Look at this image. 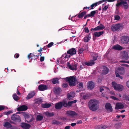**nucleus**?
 <instances>
[{
	"label": "nucleus",
	"instance_id": "0e129e2a",
	"mask_svg": "<svg viewBox=\"0 0 129 129\" xmlns=\"http://www.w3.org/2000/svg\"><path fill=\"white\" fill-rule=\"evenodd\" d=\"M12 112L11 111H9L7 112H5V114L8 115L10 114V113H11Z\"/></svg>",
	"mask_w": 129,
	"mask_h": 129
},
{
	"label": "nucleus",
	"instance_id": "69168bd1",
	"mask_svg": "<svg viewBox=\"0 0 129 129\" xmlns=\"http://www.w3.org/2000/svg\"><path fill=\"white\" fill-rule=\"evenodd\" d=\"M102 124L98 125L97 126V127H96V128L99 129H102Z\"/></svg>",
	"mask_w": 129,
	"mask_h": 129
},
{
	"label": "nucleus",
	"instance_id": "79ce46f5",
	"mask_svg": "<svg viewBox=\"0 0 129 129\" xmlns=\"http://www.w3.org/2000/svg\"><path fill=\"white\" fill-rule=\"evenodd\" d=\"M124 3L123 4L124 8L125 9H127L128 7V6L127 4V2L126 1H124Z\"/></svg>",
	"mask_w": 129,
	"mask_h": 129
},
{
	"label": "nucleus",
	"instance_id": "c9c22d12",
	"mask_svg": "<svg viewBox=\"0 0 129 129\" xmlns=\"http://www.w3.org/2000/svg\"><path fill=\"white\" fill-rule=\"evenodd\" d=\"M43 118V117L40 115H37V116L36 119L37 121H40L42 120Z\"/></svg>",
	"mask_w": 129,
	"mask_h": 129
},
{
	"label": "nucleus",
	"instance_id": "13d9d810",
	"mask_svg": "<svg viewBox=\"0 0 129 129\" xmlns=\"http://www.w3.org/2000/svg\"><path fill=\"white\" fill-rule=\"evenodd\" d=\"M19 56V54L18 53H16L14 56V57L15 58H18Z\"/></svg>",
	"mask_w": 129,
	"mask_h": 129
},
{
	"label": "nucleus",
	"instance_id": "4be33fe9",
	"mask_svg": "<svg viewBox=\"0 0 129 129\" xmlns=\"http://www.w3.org/2000/svg\"><path fill=\"white\" fill-rule=\"evenodd\" d=\"M95 63V62L91 60L89 61L85 62L84 64L86 65L87 66H92L94 65Z\"/></svg>",
	"mask_w": 129,
	"mask_h": 129
},
{
	"label": "nucleus",
	"instance_id": "cd10ccee",
	"mask_svg": "<svg viewBox=\"0 0 129 129\" xmlns=\"http://www.w3.org/2000/svg\"><path fill=\"white\" fill-rule=\"evenodd\" d=\"M67 113L68 115L73 116L76 115L77 114L75 112L72 111H68L67 112Z\"/></svg>",
	"mask_w": 129,
	"mask_h": 129
},
{
	"label": "nucleus",
	"instance_id": "3c124183",
	"mask_svg": "<svg viewBox=\"0 0 129 129\" xmlns=\"http://www.w3.org/2000/svg\"><path fill=\"white\" fill-rule=\"evenodd\" d=\"M108 6H109V5L105 6L104 8H102V11H105L108 8Z\"/></svg>",
	"mask_w": 129,
	"mask_h": 129
},
{
	"label": "nucleus",
	"instance_id": "8fccbe9b",
	"mask_svg": "<svg viewBox=\"0 0 129 129\" xmlns=\"http://www.w3.org/2000/svg\"><path fill=\"white\" fill-rule=\"evenodd\" d=\"M54 43L51 42L49 43L47 46L48 48H50L53 45Z\"/></svg>",
	"mask_w": 129,
	"mask_h": 129
},
{
	"label": "nucleus",
	"instance_id": "5fc2aeb1",
	"mask_svg": "<svg viewBox=\"0 0 129 129\" xmlns=\"http://www.w3.org/2000/svg\"><path fill=\"white\" fill-rule=\"evenodd\" d=\"M5 108V107L3 105H0V111L4 110Z\"/></svg>",
	"mask_w": 129,
	"mask_h": 129
},
{
	"label": "nucleus",
	"instance_id": "de8ad7c7",
	"mask_svg": "<svg viewBox=\"0 0 129 129\" xmlns=\"http://www.w3.org/2000/svg\"><path fill=\"white\" fill-rule=\"evenodd\" d=\"M23 115L24 116L25 118L27 119H28L30 117L29 115L25 113H23Z\"/></svg>",
	"mask_w": 129,
	"mask_h": 129
},
{
	"label": "nucleus",
	"instance_id": "72a5a7b5",
	"mask_svg": "<svg viewBox=\"0 0 129 129\" xmlns=\"http://www.w3.org/2000/svg\"><path fill=\"white\" fill-rule=\"evenodd\" d=\"M122 98L123 100L129 101V96L128 95L124 94L122 96Z\"/></svg>",
	"mask_w": 129,
	"mask_h": 129
},
{
	"label": "nucleus",
	"instance_id": "dca6fc26",
	"mask_svg": "<svg viewBox=\"0 0 129 129\" xmlns=\"http://www.w3.org/2000/svg\"><path fill=\"white\" fill-rule=\"evenodd\" d=\"M90 33H89L87 35L84 36V41L85 43L88 42L91 39Z\"/></svg>",
	"mask_w": 129,
	"mask_h": 129
},
{
	"label": "nucleus",
	"instance_id": "a211bd4d",
	"mask_svg": "<svg viewBox=\"0 0 129 129\" xmlns=\"http://www.w3.org/2000/svg\"><path fill=\"white\" fill-rule=\"evenodd\" d=\"M47 86L44 84H41L38 87V89L40 91H43L46 90L47 89Z\"/></svg>",
	"mask_w": 129,
	"mask_h": 129
},
{
	"label": "nucleus",
	"instance_id": "2f4dec72",
	"mask_svg": "<svg viewBox=\"0 0 129 129\" xmlns=\"http://www.w3.org/2000/svg\"><path fill=\"white\" fill-rule=\"evenodd\" d=\"M103 73L104 74H106L109 72V69L106 66L103 67Z\"/></svg>",
	"mask_w": 129,
	"mask_h": 129
},
{
	"label": "nucleus",
	"instance_id": "b1692460",
	"mask_svg": "<svg viewBox=\"0 0 129 129\" xmlns=\"http://www.w3.org/2000/svg\"><path fill=\"white\" fill-rule=\"evenodd\" d=\"M53 91L55 94L58 95L61 92V90L60 88L59 87H55L53 89Z\"/></svg>",
	"mask_w": 129,
	"mask_h": 129
},
{
	"label": "nucleus",
	"instance_id": "774afa93",
	"mask_svg": "<svg viewBox=\"0 0 129 129\" xmlns=\"http://www.w3.org/2000/svg\"><path fill=\"white\" fill-rule=\"evenodd\" d=\"M121 66H124L126 67H129V66L125 64H121Z\"/></svg>",
	"mask_w": 129,
	"mask_h": 129
},
{
	"label": "nucleus",
	"instance_id": "f3484780",
	"mask_svg": "<svg viewBox=\"0 0 129 129\" xmlns=\"http://www.w3.org/2000/svg\"><path fill=\"white\" fill-rule=\"evenodd\" d=\"M94 83L92 81H90L87 82V87L90 89H92L94 87Z\"/></svg>",
	"mask_w": 129,
	"mask_h": 129
},
{
	"label": "nucleus",
	"instance_id": "e433bc0d",
	"mask_svg": "<svg viewBox=\"0 0 129 129\" xmlns=\"http://www.w3.org/2000/svg\"><path fill=\"white\" fill-rule=\"evenodd\" d=\"M52 124H55L62 125L63 123L62 122L60 121H58L56 120H54L53 121Z\"/></svg>",
	"mask_w": 129,
	"mask_h": 129
},
{
	"label": "nucleus",
	"instance_id": "39448f33",
	"mask_svg": "<svg viewBox=\"0 0 129 129\" xmlns=\"http://www.w3.org/2000/svg\"><path fill=\"white\" fill-rule=\"evenodd\" d=\"M11 119L12 120L16 122H20L21 121L20 116L17 114V113L14 114L12 115Z\"/></svg>",
	"mask_w": 129,
	"mask_h": 129
},
{
	"label": "nucleus",
	"instance_id": "bb28decb",
	"mask_svg": "<svg viewBox=\"0 0 129 129\" xmlns=\"http://www.w3.org/2000/svg\"><path fill=\"white\" fill-rule=\"evenodd\" d=\"M124 107V106L121 103H117L116 104L115 109L117 110L123 109Z\"/></svg>",
	"mask_w": 129,
	"mask_h": 129
},
{
	"label": "nucleus",
	"instance_id": "9b49d317",
	"mask_svg": "<svg viewBox=\"0 0 129 129\" xmlns=\"http://www.w3.org/2000/svg\"><path fill=\"white\" fill-rule=\"evenodd\" d=\"M39 56V54H38V55H34V53H30L28 55L27 57L28 59L30 58L31 59V60H36L38 57Z\"/></svg>",
	"mask_w": 129,
	"mask_h": 129
},
{
	"label": "nucleus",
	"instance_id": "052dcab7",
	"mask_svg": "<svg viewBox=\"0 0 129 129\" xmlns=\"http://www.w3.org/2000/svg\"><path fill=\"white\" fill-rule=\"evenodd\" d=\"M108 126L107 125H104L102 124V129H105L107 128Z\"/></svg>",
	"mask_w": 129,
	"mask_h": 129
},
{
	"label": "nucleus",
	"instance_id": "7ed1b4c3",
	"mask_svg": "<svg viewBox=\"0 0 129 129\" xmlns=\"http://www.w3.org/2000/svg\"><path fill=\"white\" fill-rule=\"evenodd\" d=\"M77 102V101L76 100H75L71 101H69L68 102H67L66 101L63 100L61 102V103L62 104V107L63 106L66 108H70L72 106L73 104Z\"/></svg>",
	"mask_w": 129,
	"mask_h": 129
},
{
	"label": "nucleus",
	"instance_id": "338daca9",
	"mask_svg": "<svg viewBox=\"0 0 129 129\" xmlns=\"http://www.w3.org/2000/svg\"><path fill=\"white\" fill-rule=\"evenodd\" d=\"M42 100H40L37 101L36 102V103H37V104L38 103V104H40L42 103Z\"/></svg>",
	"mask_w": 129,
	"mask_h": 129
},
{
	"label": "nucleus",
	"instance_id": "c03bdc74",
	"mask_svg": "<svg viewBox=\"0 0 129 129\" xmlns=\"http://www.w3.org/2000/svg\"><path fill=\"white\" fill-rule=\"evenodd\" d=\"M98 57V54L97 53H95L93 57V60H93V61L96 60L97 59V58Z\"/></svg>",
	"mask_w": 129,
	"mask_h": 129
},
{
	"label": "nucleus",
	"instance_id": "c756f323",
	"mask_svg": "<svg viewBox=\"0 0 129 129\" xmlns=\"http://www.w3.org/2000/svg\"><path fill=\"white\" fill-rule=\"evenodd\" d=\"M86 13L87 12L86 11H83L80 13H79L77 15V17L79 18H82L86 14Z\"/></svg>",
	"mask_w": 129,
	"mask_h": 129
},
{
	"label": "nucleus",
	"instance_id": "864d4df0",
	"mask_svg": "<svg viewBox=\"0 0 129 129\" xmlns=\"http://www.w3.org/2000/svg\"><path fill=\"white\" fill-rule=\"evenodd\" d=\"M84 30L85 33H88L89 32V30L88 28L87 27H85L84 29Z\"/></svg>",
	"mask_w": 129,
	"mask_h": 129
},
{
	"label": "nucleus",
	"instance_id": "ddd939ff",
	"mask_svg": "<svg viewBox=\"0 0 129 129\" xmlns=\"http://www.w3.org/2000/svg\"><path fill=\"white\" fill-rule=\"evenodd\" d=\"M67 54H70V55L73 56L75 55L76 52V50L74 48L69 49L67 51Z\"/></svg>",
	"mask_w": 129,
	"mask_h": 129
},
{
	"label": "nucleus",
	"instance_id": "9d476101",
	"mask_svg": "<svg viewBox=\"0 0 129 129\" xmlns=\"http://www.w3.org/2000/svg\"><path fill=\"white\" fill-rule=\"evenodd\" d=\"M100 25L101 26H98L94 28H91L90 31L93 32L94 31L102 30L105 28V27L103 25L101 24Z\"/></svg>",
	"mask_w": 129,
	"mask_h": 129
},
{
	"label": "nucleus",
	"instance_id": "7c9ffc66",
	"mask_svg": "<svg viewBox=\"0 0 129 129\" xmlns=\"http://www.w3.org/2000/svg\"><path fill=\"white\" fill-rule=\"evenodd\" d=\"M51 105V104L45 103L42 104V107L43 108H48L50 107Z\"/></svg>",
	"mask_w": 129,
	"mask_h": 129
},
{
	"label": "nucleus",
	"instance_id": "ea45409f",
	"mask_svg": "<svg viewBox=\"0 0 129 129\" xmlns=\"http://www.w3.org/2000/svg\"><path fill=\"white\" fill-rule=\"evenodd\" d=\"M13 97L14 100L16 101H17L19 99V97L17 95L16 93L13 94Z\"/></svg>",
	"mask_w": 129,
	"mask_h": 129
},
{
	"label": "nucleus",
	"instance_id": "412c9836",
	"mask_svg": "<svg viewBox=\"0 0 129 129\" xmlns=\"http://www.w3.org/2000/svg\"><path fill=\"white\" fill-rule=\"evenodd\" d=\"M75 93L74 92H71L67 94V98L70 100L72 99L75 96Z\"/></svg>",
	"mask_w": 129,
	"mask_h": 129
},
{
	"label": "nucleus",
	"instance_id": "423d86ee",
	"mask_svg": "<svg viewBox=\"0 0 129 129\" xmlns=\"http://www.w3.org/2000/svg\"><path fill=\"white\" fill-rule=\"evenodd\" d=\"M105 107L108 113L112 112L113 111L111 104L110 103H106L105 105Z\"/></svg>",
	"mask_w": 129,
	"mask_h": 129
},
{
	"label": "nucleus",
	"instance_id": "aec40b11",
	"mask_svg": "<svg viewBox=\"0 0 129 129\" xmlns=\"http://www.w3.org/2000/svg\"><path fill=\"white\" fill-rule=\"evenodd\" d=\"M122 58L125 60H128L129 58L128 53L126 51H124L122 52Z\"/></svg>",
	"mask_w": 129,
	"mask_h": 129
},
{
	"label": "nucleus",
	"instance_id": "6ab92c4d",
	"mask_svg": "<svg viewBox=\"0 0 129 129\" xmlns=\"http://www.w3.org/2000/svg\"><path fill=\"white\" fill-rule=\"evenodd\" d=\"M35 93L34 91H30L26 97L27 100H28L33 98L35 95Z\"/></svg>",
	"mask_w": 129,
	"mask_h": 129
},
{
	"label": "nucleus",
	"instance_id": "6e6552de",
	"mask_svg": "<svg viewBox=\"0 0 129 129\" xmlns=\"http://www.w3.org/2000/svg\"><path fill=\"white\" fill-rule=\"evenodd\" d=\"M122 27L121 24H117L115 25H112L111 27V29L113 31H115Z\"/></svg>",
	"mask_w": 129,
	"mask_h": 129
},
{
	"label": "nucleus",
	"instance_id": "f8f14e48",
	"mask_svg": "<svg viewBox=\"0 0 129 129\" xmlns=\"http://www.w3.org/2000/svg\"><path fill=\"white\" fill-rule=\"evenodd\" d=\"M129 42V37L126 36H123L121 38V42L123 44H127Z\"/></svg>",
	"mask_w": 129,
	"mask_h": 129
},
{
	"label": "nucleus",
	"instance_id": "c85d7f7f",
	"mask_svg": "<svg viewBox=\"0 0 129 129\" xmlns=\"http://www.w3.org/2000/svg\"><path fill=\"white\" fill-rule=\"evenodd\" d=\"M116 50H120L122 49V47L118 45L114 46L112 48Z\"/></svg>",
	"mask_w": 129,
	"mask_h": 129
},
{
	"label": "nucleus",
	"instance_id": "0eeeda50",
	"mask_svg": "<svg viewBox=\"0 0 129 129\" xmlns=\"http://www.w3.org/2000/svg\"><path fill=\"white\" fill-rule=\"evenodd\" d=\"M125 72V70L124 68L122 67H120L115 70V74L116 73H118L120 75H124Z\"/></svg>",
	"mask_w": 129,
	"mask_h": 129
},
{
	"label": "nucleus",
	"instance_id": "6e6d98bb",
	"mask_svg": "<svg viewBox=\"0 0 129 129\" xmlns=\"http://www.w3.org/2000/svg\"><path fill=\"white\" fill-rule=\"evenodd\" d=\"M116 76L117 77H119L120 79H122L123 78V77L122 76H120L119 74L118 73H116Z\"/></svg>",
	"mask_w": 129,
	"mask_h": 129
},
{
	"label": "nucleus",
	"instance_id": "1a4fd4ad",
	"mask_svg": "<svg viewBox=\"0 0 129 129\" xmlns=\"http://www.w3.org/2000/svg\"><path fill=\"white\" fill-rule=\"evenodd\" d=\"M67 66L69 69L72 70H77V63L71 65L70 62H68L67 63Z\"/></svg>",
	"mask_w": 129,
	"mask_h": 129
},
{
	"label": "nucleus",
	"instance_id": "4c0bfd02",
	"mask_svg": "<svg viewBox=\"0 0 129 129\" xmlns=\"http://www.w3.org/2000/svg\"><path fill=\"white\" fill-rule=\"evenodd\" d=\"M46 115L48 117H50L53 116L54 115L53 112L52 113H46Z\"/></svg>",
	"mask_w": 129,
	"mask_h": 129
},
{
	"label": "nucleus",
	"instance_id": "f704fd0d",
	"mask_svg": "<svg viewBox=\"0 0 129 129\" xmlns=\"http://www.w3.org/2000/svg\"><path fill=\"white\" fill-rule=\"evenodd\" d=\"M107 89L108 90H109V88H107V87H105L104 86L100 87V92H102V94H103V95H102H102H103V93L102 92V91H103L105 89Z\"/></svg>",
	"mask_w": 129,
	"mask_h": 129
},
{
	"label": "nucleus",
	"instance_id": "a19ab883",
	"mask_svg": "<svg viewBox=\"0 0 129 129\" xmlns=\"http://www.w3.org/2000/svg\"><path fill=\"white\" fill-rule=\"evenodd\" d=\"M98 5V3H93L90 6V10L93 9H94V8L96 6Z\"/></svg>",
	"mask_w": 129,
	"mask_h": 129
},
{
	"label": "nucleus",
	"instance_id": "37998d69",
	"mask_svg": "<svg viewBox=\"0 0 129 129\" xmlns=\"http://www.w3.org/2000/svg\"><path fill=\"white\" fill-rule=\"evenodd\" d=\"M67 54V53H65L62 55V56L64 57L65 58H69L71 57V55H70L69 54Z\"/></svg>",
	"mask_w": 129,
	"mask_h": 129
},
{
	"label": "nucleus",
	"instance_id": "4468645a",
	"mask_svg": "<svg viewBox=\"0 0 129 129\" xmlns=\"http://www.w3.org/2000/svg\"><path fill=\"white\" fill-rule=\"evenodd\" d=\"M28 109L27 106L25 105H22L17 108V110L18 111H25Z\"/></svg>",
	"mask_w": 129,
	"mask_h": 129
},
{
	"label": "nucleus",
	"instance_id": "603ef678",
	"mask_svg": "<svg viewBox=\"0 0 129 129\" xmlns=\"http://www.w3.org/2000/svg\"><path fill=\"white\" fill-rule=\"evenodd\" d=\"M115 19L116 20H119L120 18V17L118 15H116L115 16Z\"/></svg>",
	"mask_w": 129,
	"mask_h": 129
},
{
	"label": "nucleus",
	"instance_id": "2eb2a0df",
	"mask_svg": "<svg viewBox=\"0 0 129 129\" xmlns=\"http://www.w3.org/2000/svg\"><path fill=\"white\" fill-rule=\"evenodd\" d=\"M20 125L21 127L24 129H29L31 126L29 124L24 122L21 123Z\"/></svg>",
	"mask_w": 129,
	"mask_h": 129
},
{
	"label": "nucleus",
	"instance_id": "20e7f679",
	"mask_svg": "<svg viewBox=\"0 0 129 129\" xmlns=\"http://www.w3.org/2000/svg\"><path fill=\"white\" fill-rule=\"evenodd\" d=\"M112 85L115 90H117L119 91H122L123 88V86L122 85L117 84L115 82H112Z\"/></svg>",
	"mask_w": 129,
	"mask_h": 129
},
{
	"label": "nucleus",
	"instance_id": "f03ea898",
	"mask_svg": "<svg viewBox=\"0 0 129 129\" xmlns=\"http://www.w3.org/2000/svg\"><path fill=\"white\" fill-rule=\"evenodd\" d=\"M66 79L68 81L69 85L70 86H73L76 85L77 81L74 76H73L69 77H67Z\"/></svg>",
	"mask_w": 129,
	"mask_h": 129
},
{
	"label": "nucleus",
	"instance_id": "a18cd8bd",
	"mask_svg": "<svg viewBox=\"0 0 129 129\" xmlns=\"http://www.w3.org/2000/svg\"><path fill=\"white\" fill-rule=\"evenodd\" d=\"M86 50V49H84L82 48L78 50V53H79L81 54L85 50Z\"/></svg>",
	"mask_w": 129,
	"mask_h": 129
},
{
	"label": "nucleus",
	"instance_id": "f257e3e1",
	"mask_svg": "<svg viewBox=\"0 0 129 129\" xmlns=\"http://www.w3.org/2000/svg\"><path fill=\"white\" fill-rule=\"evenodd\" d=\"M99 101L94 99L90 100L88 103L89 109L92 111H96L99 108Z\"/></svg>",
	"mask_w": 129,
	"mask_h": 129
},
{
	"label": "nucleus",
	"instance_id": "e2e57ef3",
	"mask_svg": "<svg viewBox=\"0 0 129 129\" xmlns=\"http://www.w3.org/2000/svg\"><path fill=\"white\" fill-rule=\"evenodd\" d=\"M59 120H67V118L64 117H62V118H59Z\"/></svg>",
	"mask_w": 129,
	"mask_h": 129
},
{
	"label": "nucleus",
	"instance_id": "473e14b6",
	"mask_svg": "<svg viewBox=\"0 0 129 129\" xmlns=\"http://www.w3.org/2000/svg\"><path fill=\"white\" fill-rule=\"evenodd\" d=\"M4 123L3 125L5 127H9L11 126V124L8 122H4Z\"/></svg>",
	"mask_w": 129,
	"mask_h": 129
},
{
	"label": "nucleus",
	"instance_id": "49530a36",
	"mask_svg": "<svg viewBox=\"0 0 129 129\" xmlns=\"http://www.w3.org/2000/svg\"><path fill=\"white\" fill-rule=\"evenodd\" d=\"M68 84L66 83H63L62 84V86L63 88H66L68 87Z\"/></svg>",
	"mask_w": 129,
	"mask_h": 129
},
{
	"label": "nucleus",
	"instance_id": "09e8293b",
	"mask_svg": "<svg viewBox=\"0 0 129 129\" xmlns=\"http://www.w3.org/2000/svg\"><path fill=\"white\" fill-rule=\"evenodd\" d=\"M83 85V84L82 83L80 82L79 83V84L77 85V86L79 88H82Z\"/></svg>",
	"mask_w": 129,
	"mask_h": 129
},
{
	"label": "nucleus",
	"instance_id": "4d7b16f0",
	"mask_svg": "<svg viewBox=\"0 0 129 129\" xmlns=\"http://www.w3.org/2000/svg\"><path fill=\"white\" fill-rule=\"evenodd\" d=\"M110 98H112V99L114 100H118V99L117 98H116L114 96H110Z\"/></svg>",
	"mask_w": 129,
	"mask_h": 129
},
{
	"label": "nucleus",
	"instance_id": "58836bf2",
	"mask_svg": "<svg viewBox=\"0 0 129 129\" xmlns=\"http://www.w3.org/2000/svg\"><path fill=\"white\" fill-rule=\"evenodd\" d=\"M95 14L96 11H91L90 14H89V16H90V17H93L94 16Z\"/></svg>",
	"mask_w": 129,
	"mask_h": 129
},
{
	"label": "nucleus",
	"instance_id": "680f3d73",
	"mask_svg": "<svg viewBox=\"0 0 129 129\" xmlns=\"http://www.w3.org/2000/svg\"><path fill=\"white\" fill-rule=\"evenodd\" d=\"M120 61V62H121L122 63H129V60L128 61H124V60H121V61Z\"/></svg>",
	"mask_w": 129,
	"mask_h": 129
},
{
	"label": "nucleus",
	"instance_id": "5701e85b",
	"mask_svg": "<svg viewBox=\"0 0 129 129\" xmlns=\"http://www.w3.org/2000/svg\"><path fill=\"white\" fill-rule=\"evenodd\" d=\"M59 78H53L50 81L53 84H58L59 83Z\"/></svg>",
	"mask_w": 129,
	"mask_h": 129
},
{
	"label": "nucleus",
	"instance_id": "bf43d9fd",
	"mask_svg": "<svg viewBox=\"0 0 129 129\" xmlns=\"http://www.w3.org/2000/svg\"><path fill=\"white\" fill-rule=\"evenodd\" d=\"M44 56H41L40 58V61L41 62L44 61Z\"/></svg>",
	"mask_w": 129,
	"mask_h": 129
},
{
	"label": "nucleus",
	"instance_id": "393cba45",
	"mask_svg": "<svg viewBox=\"0 0 129 129\" xmlns=\"http://www.w3.org/2000/svg\"><path fill=\"white\" fill-rule=\"evenodd\" d=\"M62 107V105L61 102L55 104V108L57 109H60Z\"/></svg>",
	"mask_w": 129,
	"mask_h": 129
},
{
	"label": "nucleus",
	"instance_id": "a878e982",
	"mask_svg": "<svg viewBox=\"0 0 129 129\" xmlns=\"http://www.w3.org/2000/svg\"><path fill=\"white\" fill-rule=\"evenodd\" d=\"M103 31H100L99 32H95L93 34L94 36L97 37H100L104 33Z\"/></svg>",
	"mask_w": 129,
	"mask_h": 129
}]
</instances>
